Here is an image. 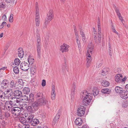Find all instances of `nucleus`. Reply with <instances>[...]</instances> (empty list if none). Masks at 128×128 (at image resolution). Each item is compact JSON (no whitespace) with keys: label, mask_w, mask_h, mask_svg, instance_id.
I'll use <instances>...</instances> for the list:
<instances>
[{"label":"nucleus","mask_w":128,"mask_h":128,"mask_svg":"<svg viewBox=\"0 0 128 128\" xmlns=\"http://www.w3.org/2000/svg\"><path fill=\"white\" fill-rule=\"evenodd\" d=\"M48 100L42 98H39L36 101L28 105L27 111L28 112L34 113L38 110L40 106H45L48 104Z\"/></svg>","instance_id":"1"},{"label":"nucleus","mask_w":128,"mask_h":128,"mask_svg":"<svg viewBox=\"0 0 128 128\" xmlns=\"http://www.w3.org/2000/svg\"><path fill=\"white\" fill-rule=\"evenodd\" d=\"M81 95L82 97L84 98L83 104L84 105L87 106L89 104L92 100V94L88 93L87 91L84 90L81 92Z\"/></svg>","instance_id":"2"},{"label":"nucleus","mask_w":128,"mask_h":128,"mask_svg":"<svg viewBox=\"0 0 128 128\" xmlns=\"http://www.w3.org/2000/svg\"><path fill=\"white\" fill-rule=\"evenodd\" d=\"M54 16L53 11L52 9H50L47 14L44 22V26L43 27L44 28L46 27L48 23L53 19Z\"/></svg>","instance_id":"3"},{"label":"nucleus","mask_w":128,"mask_h":128,"mask_svg":"<svg viewBox=\"0 0 128 128\" xmlns=\"http://www.w3.org/2000/svg\"><path fill=\"white\" fill-rule=\"evenodd\" d=\"M94 45L92 43L90 42L88 44V49L86 55L89 54L92 55L93 53L94 49Z\"/></svg>","instance_id":"4"},{"label":"nucleus","mask_w":128,"mask_h":128,"mask_svg":"<svg viewBox=\"0 0 128 128\" xmlns=\"http://www.w3.org/2000/svg\"><path fill=\"white\" fill-rule=\"evenodd\" d=\"M9 111L11 112L14 115L18 116L20 112V108H19L15 107L10 110Z\"/></svg>","instance_id":"5"},{"label":"nucleus","mask_w":128,"mask_h":128,"mask_svg":"<svg viewBox=\"0 0 128 128\" xmlns=\"http://www.w3.org/2000/svg\"><path fill=\"white\" fill-rule=\"evenodd\" d=\"M85 108L83 106H80L78 109V115L80 116H82L85 113Z\"/></svg>","instance_id":"6"},{"label":"nucleus","mask_w":128,"mask_h":128,"mask_svg":"<svg viewBox=\"0 0 128 128\" xmlns=\"http://www.w3.org/2000/svg\"><path fill=\"white\" fill-rule=\"evenodd\" d=\"M61 110H59L55 117L54 118L52 122V125L54 126L59 121L60 116L61 114Z\"/></svg>","instance_id":"7"},{"label":"nucleus","mask_w":128,"mask_h":128,"mask_svg":"<svg viewBox=\"0 0 128 128\" xmlns=\"http://www.w3.org/2000/svg\"><path fill=\"white\" fill-rule=\"evenodd\" d=\"M20 67L22 70L24 71L28 70L30 68L28 64L25 62H22L21 64Z\"/></svg>","instance_id":"8"},{"label":"nucleus","mask_w":128,"mask_h":128,"mask_svg":"<svg viewBox=\"0 0 128 128\" xmlns=\"http://www.w3.org/2000/svg\"><path fill=\"white\" fill-rule=\"evenodd\" d=\"M9 85V82L7 80H4L0 84L1 88L3 89H6L8 87Z\"/></svg>","instance_id":"9"},{"label":"nucleus","mask_w":128,"mask_h":128,"mask_svg":"<svg viewBox=\"0 0 128 128\" xmlns=\"http://www.w3.org/2000/svg\"><path fill=\"white\" fill-rule=\"evenodd\" d=\"M60 50L62 52H67L68 51V48L69 47V46L67 45L65 43H64L62 45H61L60 46Z\"/></svg>","instance_id":"10"},{"label":"nucleus","mask_w":128,"mask_h":128,"mask_svg":"<svg viewBox=\"0 0 128 128\" xmlns=\"http://www.w3.org/2000/svg\"><path fill=\"white\" fill-rule=\"evenodd\" d=\"M76 84L74 82L72 84V89L71 91V97L72 99L74 98V95L75 94V90H76Z\"/></svg>","instance_id":"11"},{"label":"nucleus","mask_w":128,"mask_h":128,"mask_svg":"<svg viewBox=\"0 0 128 128\" xmlns=\"http://www.w3.org/2000/svg\"><path fill=\"white\" fill-rule=\"evenodd\" d=\"M122 78V75L120 74H116L115 76V80L118 83L121 82V78Z\"/></svg>","instance_id":"12"},{"label":"nucleus","mask_w":128,"mask_h":128,"mask_svg":"<svg viewBox=\"0 0 128 128\" xmlns=\"http://www.w3.org/2000/svg\"><path fill=\"white\" fill-rule=\"evenodd\" d=\"M18 56L22 58L23 57L24 55V52L22 48L20 47L18 49Z\"/></svg>","instance_id":"13"},{"label":"nucleus","mask_w":128,"mask_h":128,"mask_svg":"<svg viewBox=\"0 0 128 128\" xmlns=\"http://www.w3.org/2000/svg\"><path fill=\"white\" fill-rule=\"evenodd\" d=\"M14 96L16 97H19L20 98L22 96V93L19 90H15L13 93Z\"/></svg>","instance_id":"14"},{"label":"nucleus","mask_w":128,"mask_h":128,"mask_svg":"<svg viewBox=\"0 0 128 128\" xmlns=\"http://www.w3.org/2000/svg\"><path fill=\"white\" fill-rule=\"evenodd\" d=\"M75 124L77 126L81 125L82 123V120L80 118H76L75 121Z\"/></svg>","instance_id":"15"},{"label":"nucleus","mask_w":128,"mask_h":128,"mask_svg":"<svg viewBox=\"0 0 128 128\" xmlns=\"http://www.w3.org/2000/svg\"><path fill=\"white\" fill-rule=\"evenodd\" d=\"M35 20L36 26H38L40 24V16L39 14L38 13H37V14H36Z\"/></svg>","instance_id":"16"},{"label":"nucleus","mask_w":128,"mask_h":128,"mask_svg":"<svg viewBox=\"0 0 128 128\" xmlns=\"http://www.w3.org/2000/svg\"><path fill=\"white\" fill-rule=\"evenodd\" d=\"M123 91L120 94V97L123 99H126L128 97V95L126 92H125L124 90H123Z\"/></svg>","instance_id":"17"},{"label":"nucleus","mask_w":128,"mask_h":128,"mask_svg":"<svg viewBox=\"0 0 128 128\" xmlns=\"http://www.w3.org/2000/svg\"><path fill=\"white\" fill-rule=\"evenodd\" d=\"M34 117V115L33 114H31L28 116V117L26 118V122L28 124H30L32 121Z\"/></svg>","instance_id":"18"},{"label":"nucleus","mask_w":128,"mask_h":128,"mask_svg":"<svg viewBox=\"0 0 128 128\" xmlns=\"http://www.w3.org/2000/svg\"><path fill=\"white\" fill-rule=\"evenodd\" d=\"M12 101L14 106H16L19 104L20 100H18L16 98H14V99H13L12 100Z\"/></svg>","instance_id":"19"},{"label":"nucleus","mask_w":128,"mask_h":128,"mask_svg":"<svg viewBox=\"0 0 128 128\" xmlns=\"http://www.w3.org/2000/svg\"><path fill=\"white\" fill-rule=\"evenodd\" d=\"M99 90L98 88H94L92 90V92L93 95L95 96H97L99 94Z\"/></svg>","instance_id":"20"},{"label":"nucleus","mask_w":128,"mask_h":128,"mask_svg":"<svg viewBox=\"0 0 128 128\" xmlns=\"http://www.w3.org/2000/svg\"><path fill=\"white\" fill-rule=\"evenodd\" d=\"M39 122V120L38 119H33L30 124L34 126L36 125Z\"/></svg>","instance_id":"21"},{"label":"nucleus","mask_w":128,"mask_h":128,"mask_svg":"<svg viewBox=\"0 0 128 128\" xmlns=\"http://www.w3.org/2000/svg\"><path fill=\"white\" fill-rule=\"evenodd\" d=\"M18 88L21 89L23 88L24 82L22 79H20L18 82Z\"/></svg>","instance_id":"22"},{"label":"nucleus","mask_w":128,"mask_h":128,"mask_svg":"<svg viewBox=\"0 0 128 128\" xmlns=\"http://www.w3.org/2000/svg\"><path fill=\"white\" fill-rule=\"evenodd\" d=\"M115 90L117 93H119L120 94L121 92L123 91V89L118 86H116L115 88Z\"/></svg>","instance_id":"23"},{"label":"nucleus","mask_w":128,"mask_h":128,"mask_svg":"<svg viewBox=\"0 0 128 128\" xmlns=\"http://www.w3.org/2000/svg\"><path fill=\"white\" fill-rule=\"evenodd\" d=\"M6 94L3 91L0 89V100H2L5 99V95Z\"/></svg>","instance_id":"24"},{"label":"nucleus","mask_w":128,"mask_h":128,"mask_svg":"<svg viewBox=\"0 0 128 128\" xmlns=\"http://www.w3.org/2000/svg\"><path fill=\"white\" fill-rule=\"evenodd\" d=\"M101 92L104 94H109L111 93V90L108 88H104L101 90Z\"/></svg>","instance_id":"25"},{"label":"nucleus","mask_w":128,"mask_h":128,"mask_svg":"<svg viewBox=\"0 0 128 128\" xmlns=\"http://www.w3.org/2000/svg\"><path fill=\"white\" fill-rule=\"evenodd\" d=\"M101 85L104 87H107L110 84L108 81L106 80H103L101 83Z\"/></svg>","instance_id":"26"},{"label":"nucleus","mask_w":128,"mask_h":128,"mask_svg":"<svg viewBox=\"0 0 128 128\" xmlns=\"http://www.w3.org/2000/svg\"><path fill=\"white\" fill-rule=\"evenodd\" d=\"M43 94L42 92H37L36 94V97L37 98H42L44 99L45 100H48V99H45L43 97Z\"/></svg>","instance_id":"27"},{"label":"nucleus","mask_w":128,"mask_h":128,"mask_svg":"<svg viewBox=\"0 0 128 128\" xmlns=\"http://www.w3.org/2000/svg\"><path fill=\"white\" fill-rule=\"evenodd\" d=\"M10 104L9 103V101H7L6 102L5 104L6 107L7 108V110H9L10 111V110H11V106H10Z\"/></svg>","instance_id":"28"},{"label":"nucleus","mask_w":128,"mask_h":128,"mask_svg":"<svg viewBox=\"0 0 128 128\" xmlns=\"http://www.w3.org/2000/svg\"><path fill=\"white\" fill-rule=\"evenodd\" d=\"M41 47L37 48V56L39 59L41 58Z\"/></svg>","instance_id":"29"},{"label":"nucleus","mask_w":128,"mask_h":128,"mask_svg":"<svg viewBox=\"0 0 128 128\" xmlns=\"http://www.w3.org/2000/svg\"><path fill=\"white\" fill-rule=\"evenodd\" d=\"M5 1L6 3H9L10 6L12 5L14 3L16 4V2L15 0H5Z\"/></svg>","instance_id":"30"},{"label":"nucleus","mask_w":128,"mask_h":128,"mask_svg":"<svg viewBox=\"0 0 128 128\" xmlns=\"http://www.w3.org/2000/svg\"><path fill=\"white\" fill-rule=\"evenodd\" d=\"M30 91V88H28L25 87L23 90V92L24 94H28L29 93Z\"/></svg>","instance_id":"31"},{"label":"nucleus","mask_w":128,"mask_h":128,"mask_svg":"<svg viewBox=\"0 0 128 128\" xmlns=\"http://www.w3.org/2000/svg\"><path fill=\"white\" fill-rule=\"evenodd\" d=\"M54 89H52V90L51 95V98L52 100H54L55 98V96L56 93L55 92V91L54 90Z\"/></svg>","instance_id":"32"},{"label":"nucleus","mask_w":128,"mask_h":128,"mask_svg":"<svg viewBox=\"0 0 128 128\" xmlns=\"http://www.w3.org/2000/svg\"><path fill=\"white\" fill-rule=\"evenodd\" d=\"M28 106H27V104H24L20 106V110L21 109L22 110H25L26 109L27 110V108Z\"/></svg>","instance_id":"33"},{"label":"nucleus","mask_w":128,"mask_h":128,"mask_svg":"<svg viewBox=\"0 0 128 128\" xmlns=\"http://www.w3.org/2000/svg\"><path fill=\"white\" fill-rule=\"evenodd\" d=\"M16 83L14 80H12L10 82V86L11 88H15Z\"/></svg>","instance_id":"34"},{"label":"nucleus","mask_w":128,"mask_h":128,"mask_svg":"<svg viewBox=\"0 0 128 128\" xmlns=\"http://www.w3.org/2000/svg\"><path fill=\"white\" fill-rule=\"evenodd\" d=\"M13 71L14 73L16 74H18L19 72V69L18 67L16 66L14 68Z\"/></svg>","instance_id":"35"},{"label":"nucleus","mask_w":128,"mask_h":128,"mask_svg":"<svg viewBox=\"0 0 128 128\" xmlns=\"http://www.w3.org/2000/svg\"><path fill=\"white\" fill-rule=\"evenodd\" d=\"M34 95L32 93L30 94L29 95V98H28L29 101L30 102H32L34 100Z\"/></svg>","instance_id":"36"},{"label":"nucleus","mask_w":128,"mask_h":128,"mask_svg":"<svg viewBox=\"0 0 128 128\" xmlns=\"http://www.w3.org/2000/svg\"><path fill=\"white\" fill-rule=\"evenodd\" d=\"M14 62L15 65L18 66L20 63V61L18 58H16L14 60Z\"/></svg>","instance_id":"37"},{"label":"nucleus","mask_w":128,"mask_h":128,"mask_svg":"<svg viewBox=\"0 0 128 128\" xmlns=\"http://www.w3.org/2000/svg\"><path fill=\"white\" fill-rule=\"evenodd\" d=\"M34 60L33 58H28V61L29 64L28 65H32L34 63Z\"/></svg>","instance_id":"38"},{"label":"nucleus","mask_w":128,"mask_h":128,"mask_svg":"<svg viewBox=\"0 0 128 128\" xmlns=\"http://www.w3.org/2000/svg\"><path fill=\"white\" fill-rule=\"evenodd\" d=\"M36 14H37V13H38L39 14L38 11V3L37 2H36Z\"/></svg>","instance_id":"39"},{"label":"nucleus","mask_w":128,"mask_h":128,"mask_svg":"<svg viewBox=\"0 0 128 128\" xmlns=\"http://www.w3.org/2000/svg\"><path fill=\"white\" fill-rule=\"evenodd\" d=\"M94 42H95L96 43L98 42V36H97V34L94 33Z\"/></svg>","instance_id":"40"},{"label":"nucleus","mask_w":128,"mask_h":128,"mask_svg":"<svg viewBox=\"0 0 128 128\" xmlns=\"http://www.w3.org/2000/svg\"><path fill=\"white\" fill-rule=\"evenodd\" d=\"M87 56V61L90 62L92 60L91 56V55L89 54L88 55H86Z\"/></svg>","instance_id":"41"},{"label":"nucleus","mask_w":128,"mask_h":128,"mask_svg":"<svg viewBox=\"0 0 128 128\" xmlns=\"http://www.w3.org/2000/svg\"><path fill=\"white\" fill-rule=\"evenodd\" d=\"M19 120L21 122L24 123L26 122V118H25L24 117H20L19 119Z\"/></svg>","instance_id":"42"},{"label":"nucleus","mask_w":128,"mask_h":128,"mask_svg":"<svg viewBox=\"0 0 128 128\" xmlns=\"http://www.w3.org/2000/svg\"><path fill=\"white\" fill-rule=\"evenodd\" d=\"M22 100H24L26 101H29L28 97L26 95H24L23 96L22 95Z\"/></svg>","instance_id":"43"},{"label":"nucleus","mask_w":128,"mask_h":128,"mask_svg":"<svg viewBox=\"0 0 128 128\" xmlns=\"http://www.w3.org/2000/svg\"><path fill=\"white\" fill-rule=\"evenodd\" d=\"M5 7V4H4L3 2H0V8L4 9Z\"/></svg>","instance_id":"44"},{"label":"nucleus","mask_w":128,"mask_h":128,"mask_svg":"<svg viewBox=\"0 0 128 128\" xmlns=\"http://www.w3.org/2000/svg\"><path fill=\"white\" fill-rule=\"evenodd\" d=\"M111 28L112 29V32H113L117 34H118V32H116V30L114 25H112V26H111Z\"/></svg>","instance_id":"45"},{"label":"nucleus","mask_w":128,"mask_h":128,"mask_svg":"<svg viewBox=\"0 0 128 128\" xmlns=\"http://www.w3.org/2000/svg\"><path fill=\"white\" fill-rule=\"evenodd\" d=\"M40 116L43 118H44L46 117V114L45 112H42L40 114Z\"/></svg>","instance_id":"46"},{"label":"nucleus","mask_w":128,"mask_h":128,"mask_svg":"<svg viewBox=\"0 0 128 128\" xmlns=\"http://www.w3.org/2000/svg\"><path fill=\"white\" fill-rule=\"evenodd\" d=\"M13 14H10V17L9 21L10 22H13Z\"/></svg>","instance_id":"47"},{"label":"nucleus","mask_w":128,"mask_h":128,"mask_svg":"<svg viewBox=\"0 0 128 128\" xmlns=\"http://www.w3.org/2000/svg\"><path fill=\"white\" fill-rule=\"evenodd\" d=\"M4 116L6 118L8 119L10 117V114L8 112L5 113Z\"/></svg>","instance_id":"48"},{"label":"nucleus","mask_w":128,"mask_h":128,"mask_svg":"<svg viewBox=\"0 0 128 128\" xmlns=\"http://www.w3.org/2000/svg\"><path fill=\"white\" fill-rule=\"evenodd\" d=\"M98 42L99 43H100L101 42V34H98Z\"/></svg>","instance_id":"49"},{"label":"nucleus","mask_w":128,"mask_h":128,"mask_svg":"<svg viewBox=\"0 0 128 128\" xmlns=\"http://www.w3.org/2000/svg\"><path fill=\"white\" fill-rule=\"evenodd\" d=\"M98 34H101V26H98Z\"/></svg>","instance_id":"50"},{"label":"nucleus","mask_w":128,"mask_h":128,"mask_svg":"<svg viewBox=\"0 0 128 128\" xmlns=\"http://www.w3.org/2000/svg\"><path fill=\"white\" fill-rule=\"evenodd\" d=\"M6 23L5 22H3L2 24L0 25V29H1L3 28L4 25H6Z\"/></svg>","instance_id":"51"},{"label":"nucleus","mask_w":128,"mask_h":128,"mask_svg":"<svg viewBox=\"0 0 128 128\" xmlns=\"http://www.w3.org/2000/svg\"><path fill=\"white\" fill-rule=\"evenodd\" d=\"M67 67L66 65H63L62 67V70L63 72H64L67 70Z\"/></svg>","instance_id":"52"},{"label":"nucleus","mask_w":128,"mask_h":128,"mask_svg":"<svg viewBox=\"0 0 128 128\" xmlns=\"http://www.w3.org/2000/svg\"><path fill=\"white\" fill-rule=\"evenodd\" d=\"M46 84V81L45 80H43L42 81V86H45Z\"/></svg>","instance_id":"53"},{"label":"nucleus","mask_w":128,"mask_h":128,"mask_svg":"<svg viewBox=\"0 0 128 128\" xmlns=\"http://www.w3.org/2000/svg\"><path fill=\"white\" fill-rule=\"evenodd\" d=\"M112 48L108 49V52L109 56H111L112 55Z\"/></svg>","instance_id":"54"},{"label":"nucleus","mask_w":128,"mask_h":128,"mask_svg":"<svg viewBox=\"0 0 128 128\" xmlns=\"http://www.w3.org/2000/svg\"><path fill=\"white\" fill-rule=\"evenodd\" d=\"M77 43L78 44V48H79L80 47V40H76Z\"/></svg>","instance_id":"55"},{"label":"nucleus","mask_w":128,"mask_h":128,"mask_svg":"<svg viewBox=\"0 0 128 128\" xmlns=\"http://www.w3.org/2000/svg\"><path fill=\"white\" fill-rule=\"evenodd\" d=\"M9 102L10 103V106H11V109H12L13 108H14L15 107H14V104H13V103H12V101H11V100L9 101Z\"/></svg>","instance_id":"56"},{"label":"nucleus","mask_w":128,"mask_h":128,"mask_svg":"<svg viewBox=\"0 0 128 128\" xmlns=\"http://www.w3.org/2000/svg\"><path fill=\"white\" fill-rule=\"evenodd\" d=\"M2 19H3L4 21H6V15L4 14L2 17Z\"/></svg>","instance_id":"57"},{"label":"nucleus","mask_w":128,"mask_h":128,"mask_svg":"<svg viewBox=\"0 0 128 128\" xmlns=\"http://www.w3.org/2000/svg\"><path fill=\"white\" fill-rule=\"evenodd\" d=\"M73 27L74 29V32H75V34H78V32L77 31V30H76V26L75 25H74L73 26Z\"/></svg>","instance_id":"58"},{"label":"nucleus","mask_w":128,"mask_h":128,"mask_svg":"<svg viewBox=\"0 0 128 128\" xmlns=\"http://www.w3.org/2000/svg\"><path fill=\"white\" fill-rule=\"evenodd\" d=\"M41 43L40 39L39 37H38L37 38V44Z\"/></svg>","instance_id":"59"},{"label":"nucleus","mask_w":128,"mask_h":128,"mask_svg":"<svg viewBox=\"0 0 128 128\" xmlns=\"http://www.w3.org/2000/svg\"><path fill=\"white\" fill-rule=\"evenodd\" d=\"M30 70L31 71L34 72V73H35V72H36V70L35 68L32 67V68H30Z\"/></svg>","instance_id":"60"},{"label":"nucleus","mask_w":128,"mask_h":128,"mask_svg":"<svg viewBox=\"0 0 128 128\" xmlns=\"http://www.w3.org/2000/svg\"><path fill=\"white\" fill-rule=\"evenodd\" d=\"M80 128H89L88 126L86 124L83 125L82 127Z\"/></svg>","instance_id":"61"},{"label":"nucleus","mask_w":128,"mask_h":128,"mask_svg":"<svg viewBox=\"0 0 128 128\" xmlns=\"http://www.w3.org/2000/svg\"><path fill=\"white\" fill-rule=\"evenodd\" d=\"M102 74L103 75H105L107 73V71H104V70H102Z\"/></svg>","instance_id":"62"},{"label":"nucleus","mask_w":128,"mask_h":128,"mask_svg":"<svg viewBox=\"0 0 128 128\" xmlns=\"http://www.w3.org/2000/svg\"><path fill=\"white\" fill-rule=\"evenodd\" d=\"M90 62H87L86 64V66L87 68H88L90 66Z\"/></svg>","instance_id":"63"},{"label":"nucleus","mask_w":128,"mask_h":128,"mask_svg":"<svg viewBox=\"0 0 128 128\" xmlns=\"http://www.w3.org/2000/svg\"><path fill=\"white\" fill-rule=\"evenodd\" d=\"M126 76H125L124 77V78H123L122 79V78H121V82H123L125 80H126Z\"/></svg>","instance_id":"64"}]
</instances>
